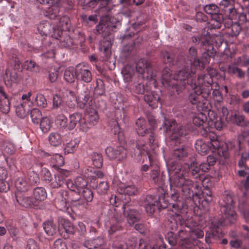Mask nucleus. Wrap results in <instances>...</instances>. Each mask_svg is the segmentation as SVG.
<instances>
[{"mask_svg": "<svg viewBox=\"0 0 249 249\" xmlns=\"http://www.w3.org/2000/svg\"><path fill=\"white\" fill-rule=\"evenodd\" d=\"M64 78L68 82H74L75 79H77L76 67L75 68L70 67L67 68L64 71Z\"/></svg>", "mask_w": 249, "mask_h": 249, "instance_id": "603ef678", "label": "nucleus"}, {"mask_svg": "<svg viewBox=\"0 0 249 249\" xmlns=\"http://www.w3.org/2000/svg\"><path fill=\"white\" fill-rule=\"evenodd\" d=\"M76 74L78 81L89 83L92 80L93 76L90 68L87 63H81L77 64Z\"/></svg>", "mask_w": 249, "mask_h": 249, "instance_id": "aec40b11", "label": "nucleus"}, {"mask_svg": "<svg viewBox=\"0 0 249 249\" xmlns=\"http://www.w3.org/2000/svg\"><path fill=\"white\" fill-rule=\"evenodd\" d=\"M199 40L203 47H205L206 51L203 53L201 60L198 59L195 61L193 68H196V71L197 70L203 69L205 65L209 63L211 57H213L216 53L214 47H219L223 42L221 37L218 36H216L212 40H209L206 37H202Z\"/></svg>", "mask_w": 249, "mask_h": 249, "instance_id": "0eeeda50", "label": "nucleus"}, {"mask_svg": "<svg viewBox=\"0 0 249 249\" xmlns=\"http://www.w3.org/2000/svg\"><path fill=\"white\" fill-rule=\"evenodd\" d=\"M50 28L51 25L48 22L41 23L37 27L38 32L42 36H47Z\"/></svg>", "mask_w": 249, "mask_h": 249, "instance_id": "0e129e2a", "label": "nucleus"}, {"mask_svg": "<svg viewBox=\"0 0 249 249\" xmlns=\"http://www.w3.org/2000/svg\"><path fill=\"white\" fill-rule=\"evenodd\" d=\"M194 73L192 71L191 66L185 63L183 68L174 75V79L178 86L176 87V91L178 93L185 88L186 85L190 87H196V80Z\"/></svg>", "mask_w": 249, "mask_h": 249, "instance_id": "9b49d317", "label": "nucleus"}, {"mask_svg": "<svg viewBox=\"0 0 249 249\" xmlns=\"http://www.w3.org/2000/svg\"><path fill=\"white\" fill-rule=\"evenodd\" d=\"M92 186L93 187L95 186L97 193L101 195L107 194L109 189V185L106 181L100 182L98 185H95L93 184Z\"/></svg>", "mask_w": 249, "mask_h": 249, "instance_id": "69168bd1", "label": "nucleus"}, {"mask_svg": "<svg viewBox=\"0 0 249 249\" xmlns=\"http://www.w3.org/2000/svg\"><path fill=\"white\" fill-rule=\"evenodd\" d=\"M60 9L59 8V12L57 14L56 17L54 18L55 19L58 18L59 19V23L57 25V28H53V32L55 30H59V31L65 32L68 30L70 27V20L68 17L66 16H63L60 18H59V15L58 13L59 12Z\"/></svg>", "mask_w": 249, "mask_h": 249, "instance_id": "a19ab883", "label": "nucleus"}, {"mask_svg": "<svg viewBox=\"0 0 249 249\" xmlns=\"http://www.w3.org/2000/svg\"><path fill=\"white\" fill-rule=\"evenodd\" d=\"M233 19L229 18L224 20L222 24H224L226 31L225 32L231 36H237L241 31L242 27L237 23V21H233Z\"/></svg>", "mask_w": 249, "mask_h": 249, "instance_id": "bb28decb", "label": "nucleus"}, {"mask_svg": "<svg viewBox=\"0 0 249 249\" xmlns=\"http://www.w3.org/2000/svg\"><path fill=\"white\" fill-rule=\"evenodd\" d=\"M30 116L34 124H38L42 119V115L39 109L33 108L30 111Z\"/></svg>", "mask_w": 249, "mask_h": 249, "instance_id": "774afa93", "label": "nucleus"}, {"mask_svg": "<svg viewBox=\"0 0 249 249\" xmlns=\"http://www.w3.org/2000/svg\"><path fill=\"white\" fill-rule=\"evenodd\" d=\"M110 98L115 108L119 109L120 107H122V106L123 105V99L121 94L113 93L111 94Z\"/></svg>", "mask_w": 249, "mask_h": 249, "instance_id": "052dcab7", "label": "nucleus"}, {"mask_svg": "<svg viewBox=\"0 0 249 249\" xmlns=\"http://www.w3.org/2000/svg\"><path fill=\"white\" fill-rule=\"evenodd\" d=\"M136 130L137 134L141 136H144L146 134L150 133L149 142L153 149L152 152L147 149L145 142L142 141H138L133 140L131 144V147L135 150L136 148L139 150L142 155H146L148 158L149 165L151 168V177L153 181L157 183L159 186L162 184V179L160 178V170L159 162L156 148L158 147L157 142L155 139V134L151 128L148 127L146 121L143 118H140L136 122Z\"/></svg>", "mask_w": 249, "mask_h": 249, "instance_id": "7ed1b4c3", "label": "nucleus"}, {"mask_svg": "<svg viewBox=\"0 0 249 249\" xmlns=\"http://www.w3.org/2000/svg\"><path fill=\"white\" fill-rule=\"evenodd\" d=\"M231 18L235 21H237V23L239 24L242 27H243L244 24H249V13H237L236 12L234 14V18ZM245 27H247L248 25H246Z\"/></svg>", "mask_w": 249, "mask_h": 249, "instance_id": "de8ad7c7", "label": "nucleus"}, {"mask_svg": "<svg viewBox=\"0 0 249 249\" xmlns=\"http://www.w3.org/2000/svg\"><path fill=\"white\" fill-rule=\"evenodd\" d=\"M10 63L11 67L13 64L14 65V69L8 67L6 69L5 74L3 76L4 82L7 85H10L12 82L16 83L18 81L19 76L18 71H21L22 67L31 71H39V67L35 62L31 60H27L24 62L23 65H21V63L19 59L17 57L16 54L12 55Z\"/></svg>", "mask_w": 249, "mask_h": 249, "instance_id": "423d86ee", "label": "nucleus"}, {"mask_svg": "<svg viewBox=\"0 0 249 249\" xmlns=\"http://www.w3.org/2000/svg\"><path fill=\"white\" fill-rule=\"evenodd\" d=\"M31 92L23 94L21 96L22 102L16 107V114L20 118H24L28 114L33 105V102L31 101Z\"/></svg>", "mask_w": 249, "mask_h": 249, "instance_id": "6ab92c4d", "label": "nucleus"}, {"mask_svg": "<svg viewBox=\"0 0 249 249\" xmlns=\"http://www.w3.org/2000/svg\"><path fill=\"white\" fill-rule=\"evenodd\" d=\"M144 100L152 108H156L158 107V104L160 103V95L155 91L147 90L144 94Z\"/></svg>", "mask_w": 249, "mask_h": 249, "instance_id": "473e14b6", "label": "nucleus"}, {"mask_svg": "<svg viewBox=\"0 0 249 249\" xmlns=\"http://www.w3.org/2000/svg\"><path fill=\"white\" fill-rule=\"evenodd\" d=\"M117 192L120 195L132 196L137 194L138 189L134 185H125L124 184H121L117 188Z\"/></svg>", "mask_w": 249, "mask_h": 249, "instance_id": "ea45409f", "label": "nucleus"}, {"mask_svg": "<svg viewBox=\"0 0 249 249\" xmlns=\"http://www.w3.org/2000/svg\"><path fill=\"white\" fill-rule=\"evenodd\" d=\"M15 187L17 189V192L22 193L29 190L30 184L26 178L20 177L16 180Z\"/></svg>", "mask_w": 249, "mask_h": 249, "instance_id": "49530a36", "label": "nucleus"}, {"mask_svg": "<svg viewBox=\"0 0 249 249\" xmlns=\"http://www.w3.org/2000/svg\"><path fill=\"white\" fill-rule=\"evenodd\" d=\"M247 144L249 147V142H247ZM249 159V152L242 153L241 159L238 161V166L240 169L238 171V175L244 177L248 175L246 180H243L241 182V185L246 190L249 189V167L245 164L246 161Z\"/></svg>", "mask_w": 249, "mask_h": 249, "instance_id": "a211bd4d", "label": "nucleus"}, {"mask_svg": "<svg viewBox=\"0 0 249 249\" xmlns=\"http://www.w3.org/2000/svg\"><path fill=\"white\" fill-rule=\"evenodd\" d=\"M68 92L71 97V103H67L69 107L73 108L76 101L80 108L86 107L87 113L82 121V131L87 132L98 122L99 116L96 111L95 101L92 98L90 91L88 88L85 89L83 93L79 95L77 99L75 97L74 92L69 91Z\"/></svg>", "mask_w": 249, "mask_h": 249, "instance_id": "20e7f679", "label": "nucleus"}, {"mask_svg": "<svg viewBox=\"0 0 249 249\" xmlns=\"http://www.w3.org/2000/svg\"><path fill=\"white\" fill-rule=\"evenodd\" d=\"M33 196L35 205L37 207L41 202L46 199L47 196L46 191L43 187H36L33 190Z\"/></svg>", "mask_w": 249, "mask_h": 249, "instance_id": "c9c22d12", "label": "nucleus"}, {"mask_svg": "<svg viewBox=\"0 0 249 249\" xmlns=\"http://www.w3.org/2000/svg\"><path fill=\"white\" fill-rule=\"evenodd\" d=\"M68 194L67 191H62L58 195L54 200V204L56 208L62 211H66L68 208Z\"/></svg>", "mask_w": 249, "mask_h": 249, "instance_id": "cd10ccee", "label": "nucleus"}, {"mask_svg": "<svg viewBox=\"0 0 249 249\" xmlns=\"http://www.w3.org/2000/svg\"><path fill=\"white\" fill-rule=\"evenodd\" d=\"M233 0H221L219 2V5L222 10L229 14L230 18H234V14L236 13V10L233 7Z\"/></svg>", "mask_w": 249, "mask_h": 249, "instance_id": "58836bf2", "label": "nucleus"}, {"mask_svg": "<svg viewBox=\"0 0 249 249\" xmlns=\"http://www.w3.org/2000/svg\"><path fill=\"white\" fill-rule=\"evenodd\" d=\"M59 222L67 233L73 234L75 233L76 231L75 227L69 220L64 218H61Z\"/></svg>", "mask_w": 249, "mask_h": 249, "instance_id": "5fc2aeb1", "label": "nucleus"}, {"mask_svg": "<svg viewBox=\"0 0 249 249\" xmlns=\"http://www.w3.org/2000/svg\"><path fill=\"white\" fill-rule=\"evenodd\" d=\"M219 203L221 211L224 213L222 216L223 219L219 220L216 223L212 222L211 231L206 233L205 241L208 244H210L213 239H220L223 236L221 226L233 223L236 219V214L233 208L234 202L231 195H224Z\"/></svg>", "mask_w": 249, "mask_h": 249, "instance_id": "39448f33", "label": "nucleus"}, {"mask_svg": "<svg viewBox=\"0 0 249 249\" xmlns=\"http://www.w3.org/2000/svg\"><path fill=\"white\" fill-rule=\"evenodd\" d=\"M12 98L6 94L1 87V112L6 114L10 109V104Z\"/></svg>", "mask_w": 249, "mask_h": 249, "instance_id": "4c0bfd02", "label": "nucleus"}, {"mask_svg": "<svg viewBox=\"0 0 249 249\" xmlns=\"http://www.w3.org/2000/svg\"><path fill=\"white\" fill-rule=\"evenodd\" d=\"M191 88L193 90L188 94V102L194 106L198 111L207 112L210 110V103L207 99L210 97V94L206 90L202 91L196 87Z\"/></svg>", "mask_w": 249, "mask_h": 249, "instance_id": "f8f14e48", "label": "nucleus"}, {"mask_svg": "<svg viewBox=\"0 0 249 249\" xmlns=\"http://www.w3.org/2000/svg\"><path fill=\"white\" fill-rule=\"evenodd\" d=\"M210 120L208 121V126L210 128L214 127L218 130H220L224 125L225 121L222 118L216 116L213 112H209ZM209 132H211V131Z\"/></svg>", "mask_w": 249, "mask_h": 249, "instance_id": "f704fd0d", "label": "nucleus"}, {"mask_svg": "<svg viewBox=\"0 0 249 249\" xmlns=\"http://www.w3.org/2000/svg\"><path fill=\"white\" fill-rule=\"evenodd\" d=\"M103 238L97 237L96 238L86 240L83 243V246L88 249H96L99 247L104 245Z\"/></svg>", "mask_w": 249, "mask_h": 249, "instance_id": "c03bdc74", "label": "nucleus"}, {"mask_svg": "<svg viewBox=\"0 0 249 249\" xmlns=\"http://www.w3.org/2000/svg\"><path fill=\"white\" fill-rule=\"evenodd\" d=\"M163 129L169 135L171 144L175 145L180 143L181 138L186 135L189 132V130L185 126H178L174 120L166 121L163 124Z\"/></svg>", "mask_w": 249, "mask_h": 249, "instance_id": "ddd939ff", "label": "nucleus"}, {"mask_svg": "<svg viewBox=\"0 0 249 249\" xmlns=\"http://www.w3.org/2000/svg\"><path fill=\"white\" fill-rule=\"evenodd\" d=\"M193 124L197 126L200 127V133L204 137H207L210 134L209 133L210 131V127L208 126V122L207 121V118L206 115L201 111L197 113L196 116L193 115Z\"/></svg>", "mask_w": 249, "mask_h": 249, "instance_id": "412c9836", "label": "nucleus"}, {"mask_svg": "<svg viewBox=\"0 0 249 249\" xmlns=\"http://www.w3.org/2000/svg\"><path fill=\"white\" fill-rule=\"evenodd\" d=\"M197 50L194 47H191L189 50L188 53V60L185 63L187 65H190L191 66L192 71L194 73L196 72V68H193V65L194 64V62L196 60H198L199 58H197Z\"/></svg>", "mask_w": 249, "mask_h": 249, "instance_id": "8fccbe9b", "label": "nucleus"}, {"mask_svg": "<svg viewBox=\"0 0 249 249\" xmlns=\"http://www.w3.org/2000/svg\"><path fill=\"white\" fill-rule=\"evenodd\" d=\"M170 186V197L174 201L172 206H180L182 213L186 212L187 207L195 206L205 211L209 209V204L212 201L211 192L209 190L203 191L201 194H194L192 190L193 181L187 177L191 174L197 178L201 175V172H206L210 169L211 166L206 161L202 162L199 166L195 161L190 164L183 165L176 161H169L167 163Z\"/></svg>", "mask_w": 249, "mask_h": 249, "instance_id": "f257e3e1", "label": "nucleus"}, {"mask_svg": "<svg viewBox=\"0 0 249 249\" xmlns=\"http://www.w3.org/2000/svg\"><path fill=\"white\" fill-rule=\"evenodd\" d=\"M1 150L3 154L5 157V154L12 155L15 151V146L14 144L10 142H4L2 146H1Z\"/></svg>", "mask_w": 249, "mask_h": 249, "instance_id": "13d9d810", "label": "nucleus"}, {"mask_svg": "<svg viewBox=\"0 0 249 249\" xmlns=\"http://www.w3.org/2000/svg\"><path fill=\"white\" fill-rule=\"evenodd\" d=\"M53 38L55 39L57 43L63 48H69L73 44V39L70 36L67 31L63 32L59 30H55L51 35Z\"/></svg>", "mask_w": 249, "mask_h": 249, "instance_id": "5701e85b", "label": "nucleus"}, {"mask_svg": "<svg viewBox=\"0 0 249 249\" xmlns=\"http://www.w3.org/2000/svg\"><path fill=\"white\" fill-rule=\"evenodd\" d=\"M123 216L121 213H117L115 209L114 211H111L109 213L108 220L105 221V225L107 228L108 229V233L112 234L116 231L120 230L121 226L120 223L123 221Z\"/></svg>", "mask_w": 249, "mask_h": 249, "instance_id": "f3484780", "label": "nucleus"}, {"mask_svg": "<svg viewBox=\"0 0 249 249\" xmlns=\"http://www.w3.org/2000/svg\"><path fill=\"white\" fill-rule=\"evenodd\" d=\"M109 12L104 11L99 12V8L98 9L97 13L101 16L99 24L96 26V31L104 37L109 36L116 27L115 24L112 23V18L109 15Z\"/></svg>", "mask_w": 249, "mask_h": 249, "instance_id": "4468645a", "label": "nucleus"}, {"mask_svg": "<svg viewBox=\"0 0 249 249\" xmlns=\"http://www.w3.org/2000/svg\"><path fill=\"white\" fill-rule=\"evenodd\" d=\"M17 202L21 206L25 208L36 207L33 197L26 196L22 193L17 192L15 194Z\"/></svg>", "mask_w": 249, "mask_h": 249, "instance_id": "72a5a7b5", "label": "nucleus"}, {"mask_svg": "<svg viewBox=\"0 0 249 249\" xmlns=\"http://www.w3.org/2000/svg\"><path fill=\"white\" fill-rule=\"evenodd\" d=\"M88 181L82 176H78L73 180L68 179L66 181L67 187L71 191L79 195L81 191L87 187Z\"/></svg>", "mask_w": 249, "mask_h": 249, "instance_id": "b1692460", "label": "nucleus"}, {"mask_svg": "<svg viewBox=\"0 0 249 249\" xmlns=\"http://www.w3.org/2000/svg\"><path fill=\"white\" fill-rule=\"evenodd\" d=\"M40 128L42 131L46 133L51 127V123L50 119L47 117H43L39 122Z\"/></svg>", "mask_w": 249, "mask_h": 249, "instance_id": "338daca9", "label": "nucleus"}, {"mask_svg": "<svg viewBox=\"0 0 249 249\" xmlns=\"http://www.w3.org/2000/svg\"><path fill=\"white\" fill-rule=\"evenodd\" d=\"M48 139L50 144L54 147L60 145L62 142L61 135L57 132L50 133Z\"/></svg>", "mask_w": 249, "mask_h": 249, "instance_id": "6e6d98bb", "label": "nucleus"}, {"mask_svg": "<svg viewBox=\"0 0 249 249\" xmlns=\"http://www.w3.org/2000/svg\"><path fill=\"white\" fill-rule=\"evenodd\" d=\"M87 4L89 7L92 8L98 5L99 12H102L104 11H110L112 2L111 0H90Z\"/></svg>", "mask_w": 249, "mask_h": 249, "instance_id": "c756f323", "label": "nucleus"}, {"mask_svg": "<svg viewBox=\"0 0 249 249\" xmlns=\"http://www.w3.org/2000/svg\"><path fill=\"white\" fill-rule=\"evenodd\" d=\"M41 155L44 157H51V165L53 168L56 169H59L60 167L63 166L64 164V159L63 157L60 154H55L51 155L47 152L41 151Z\"/></svg>", "mask_w": 249, "mask_h": 249, "instance_id": "2f4dec72", "label": "nucleus"}, {"mask_svg": "<svg viewBox=\"0 0 249 249\" xmlns=\"http://www.w3.org/2000/svg\"><path fill=\"white\" fill-rule=\"evenodd\" d=\"M128 153L127 150L123 146H117L116 147H107L106 153L110 160L122 161L126 159Z\"/></svg>", "mask_w": 249, "mask_h": 249, "instance_id": "4be33fe9", "label": "nucleus"}, {"mask_svg": "<svg viewBox=\"0 0 249 249\" xmlns=\"http://www.w3.org/2000/svg\"><path fill=\"white\" fill-rule=\"evenodd\" d=\"M171 70L168 67L165 68L161 75L162 84L165 87H171L173 89H176L178 83L174 81V75L171 73Z\"/></svg>", "mask_w": 249, "mask_h": 249, "instance_id": "c85d7f7f", "label": "nucleus"}, {"mask_svg": "<svg viewBox=\"0 0 249 249\" xmlns=\"http://www.w3.org/2000/svg\"><path fill=\"white\" fill-rule=\"evenodd\" d=\"M65 182H66L65 177L62 173H59L55 176V181L51 185L53 188H58L62 186Z\"/></svg>", "mask_w": 249, "mask_h": 249, "instance_id": "bf43d9fd", "label": "nucleus"}, {"mask_svg": "<svg viewBox=\"0 0 249 249\" xmlns=\"http://www.w3.org/2000/svg\"><path fill=\"white\" fill-rule=\"evenodd\" d=\"M93 164L97 168H100L103 165V158L101 154L93 153L91 155Z\"/></svg>", "mask_w": 249, "mask_h": 249, "instance_id": "e2e57ef3", "label": "nucleus"}, {"mask_svg": "<svg viewBox=\"0 0 249 249\" xmlns=\"http://www.w3.org/2000/svg\"><path fill=\"white\" fill-rule=\"evenodd\" d=\"M112 43L110 40L105 39L102 41L100 45V50L103 52V59L105 61H107L111 55L110 49Z\"/></svg>", "mask_w": 249, "mask_h": 249, "instance_id": "79ce46f5", "label": "nucleus"}, {"mask_svg": "<svg viewBox=\"0 0 249 249\" xmlns=\"http://www.w3.org/2000/svg\"><path fill=\"white\" fill-rule=\"evenodd\" d=\"M126 204L123 205L124 214L127 217L128 222L130 224H133L140 218L139 213L134 209H129V211L127 212L126 210Z\"/></svg>", "mask_w": 249, "mask_h": 249, "instance_id": "a18cd8bd", "label": "nucleus"}, {"mask_svg": "<svg viewBox=\"0 0 249 249\" xmlns=\"http://www.w3.org/2000/svg\"><path fill=\"white\" fill-rule=\"evenodd\" d=\"M82 176L88 182L90 181L91 183L94 184L95 181L98 178H102L104 176L103 172L98 168H94L92 167H88L82 171Z\"/></svg>", "mask_w": 249, "mask_h": 249, "instance_id": "a878e982", "label": "nucleus"}, {"mask_svg": "<svg viewBox=\"0 0 249 249\" xmlns=\"http://www.w3.org/2000/svg\"><path fill=\"white\" fill-rule=\"evenodd\" d=\"M213 80L209 74H201L197 78L196 81V88L203 91L206 90L208 93L210 94V88L213 86Z\"/></svg>", "mask_w": 249, "mask_h": 249, "instance_id": "393cba45", "label": "nucleus"}, {"mask_svg": "<svg viewBox=\"0 0 249 249\" xmlns=\"http://www.w3.org/2000/svg\"><path fill=\"white\" fill-rule=\"evenodd\" d=\"M106 89L103 81L100 79H97L96 86L94 89V95L95 96H102L105 93Z\"/></svg>", "mask_w": 249, "mask_h": 249, "instance_id": "4d7b16f0", "label": "nucleus"}, {"mask_svg": "<svg viewBox=\"0 0 249 249\" xmlns=\"http://www.w3.org/2000/svg\"><path fill=\"white\" fill-rule=\"evenodd\" d=\"M230 120L233 124L239 126H243L245 124V117L243 115L235 113L230 117Z\"/></svg>", "mask_w": 249, "mask_h": 249, "instance_id": "680f3d73", "label": "nucleus"}, {"mask_svg": "<svg viewBox=\"0 0 249 249\" xmlns=\"http://www.w3.org/2000/svg\"><path fill=\"white\" fill-rule=\"evenodd\" d=\"M210 142H206L203 140H197L195 143V148L197 152L201 155L207 154L209 150L213 153H217L221 157L227 159L229 157V153L226 144L220 142L217 137L210 138Z\"/></svg>", "mask_w": 249, "mask_h": 249, "instance_id": "6e6552de", "label": "nucleus"}, {"mask_svg": "<svg viewBox=\"0 0 249 249\" xmlns=\"http://www.w3.org/2000/svg\"><path fill=\"white\" fill-rule=\"evenodd\" d=\"M174 201L169 202L168 200L165 198V195L161 194L159 196L158 200L155 199L152 195L146 196L144 202V207L147 213L153 214L156 210H160L161 209L168 208L171 207L170 213L168 214V226L172 230H176L179 225H184L189 231L180 229L178 231V236L180 238V244L184 248L191 249L197 243V241L195 238H201L204 236V232L202 230L197 229H192L188 226V222L185 219L184 216L187 213V207L186 212L182 213L180 206H176L174 208L172 206Z\"/></svg>", "mask_w": 249, "mask_h": 249, "instance_id": "f03ea898", "label": "nucleus"}, {"mask_svg": "<svg viewBox=\"0 0 249 249\" xmlns=\"http://www.w3.org/2000/svg\"><path fill=\"white\" fill-rule=\"evenodd\" d=\"M135 68L136 71L134 67L130 65L127 64L124 67L121 72L125 82H132L135 78L145 74L146 71V72L150 71L152 66L146 60L140 59L137 62Z\"/></svg>", "mask_w": 249, "mask_h": 249, "instance_id": "9d476101", "label": "nucleus"}, {"mask_svg": "<svg viewBox=\"0 0 249 249\" xmlns=\"http://www.w3.org/2000/svg\"><path fill=\"white\" fill-rule=\"evenodd\" d=\"M79 142L78 139H75L66 143L64 147L65 154L73 153L77 150Z\"/></svg>", "mask_w": 249, "mask_h": 249, "instance_id": "864d4df0", "label": "nucleus"}, {"mask_svg": "<svg viewBox=\"0 0 249 249\" xmlns=\"http://www.w3.org/2000/svg\"><path fill=\"white\" fill-rule=\"evenodd\" d=\"M116 119L110 120L109 125L111 128L112 132L114 134H120V127L122 122H124V114L120 110L116 111L115 113Z\"/></svg>", "mask_w": 249, "mask_h": 249, "instance_id": "7c9ffc66", "label": "nucleus"}, {"mask_svg": "<svg viewBox=\"0 0 249 249\" xmlns=\"http://www.w3.org/2000/svg\"><path fill=\"white\" fill-rule=\"evenodd\" d=\"M44 6L41 8L45 16L50 19H54L59 12L60 0H37Z\"/></svg>", "mask_w": 249, "mask_h": 249, "instance_id": "dca6fc26", "label": "nucleus"}, {"mask_svg": "<svg viewBox=\"0 0 249 249\" xmlns=\"http://www.w3.org/2000/svg\"><path fill=\"white\" fill-rule=\"evenodd\" d=\"M188 152L186 148L184 147L175 148L172 153V156L175 159L179 160H184L187 157Z\"/></svg>", "mask_w": 249, "mask_h": 249, "instance_id": "09e8293b", "label": "nucleus"}, {"mask_svg": "<svg viewBox=\"0 0 249 249\" xmlns=\"http://www.w3.org/2000/svg\"><path fill=\"white\" fill-rule=\"evenodd\" d=\"M219 86L217 82H215L213 83V87L210 88V97H209L207 100L209 102L211 100L220 102L221 101L222 97L220 92L219 90Z\"/></svg>", "mask_w": 249, "mask_h": 249, "instance_id": "37998d69", "label": "nucleus"}, {"mask_svg": "<svg viewBox=\"0 0 249 249\" xmlns=\"http://www.w3.org/2000/svg\"><path fill=\"white\" fill-rule=\"evenodd\" d=\"M82 115L80 113H74L70 115L69 123L68 126L69 130H72L78 123L80 130L82 131V121L83 120Z\"/></svg>", "mask_w": 249, "mask_h": 249, "instance_id": "e433bc0d", "label": "nucleus"}, {"mask_svg": "<svg viewBox=\"0 0 249 249\" xmlns=\"http://www.w3.org/2000/svg\"><path fill=\"white\" fill-rule=\"evenodd\" d=\"M43 227L45 232L49 236H53L57 232V227L52 221H45Z\"/></svg>", "mask_w": 249, "mask_h": 249, "instance_id": "3c124183", "label": "nucleus"}, {"mask_svg": "<svg viewBox=\"0 0 249 249\" xmlns=\"http://www.w3.org/2000/svg\"><path fill=\"white\" fill-rule=\"evenodd\" d=\"M203 9L207 14L211 15V20L209 23L208 28L210 30L220 28L223 17L219 13V8L214 4H210L206 5Z\"/></svg>", "mask_w": 249, "mask_h": 249, "instance_id": "2eb2a0df", "label": "nucleus"}, {"mask_svg": "<svg viewBox=\"0 0 249 249\" xmlns=\"http://www.w3.org/2000/svg\"><path fill=\"white\" fill-rule=\"evenodd\" d=\"M157 72L154 71L152 67L150 71L145 72V74H142L135 78L133 82V90L134 92L143 94L149 90L152 87L156 88L158 86V82L156 77Z\"/></svg>", "mask_w": 249, "mask_h": 249, "instance_id": "1a4fd4ad", "label": "nucleus"}]
</instances>
